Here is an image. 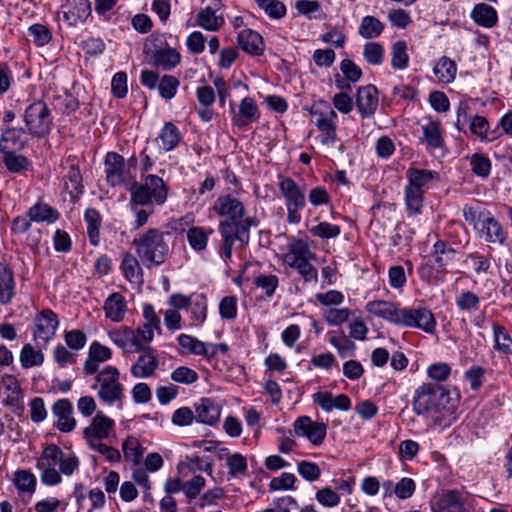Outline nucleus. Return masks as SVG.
Masks as SVG:
<instances>
[{
  "instance_id": "423d86ee",
  "label": "nucleus",
  "mask_w": 512,
  "mask_h": 512,
  "mask_svg": "<svg viewBox=\"0 0 512 512\" xmlns=\"http://www.w3.org/2000/svg\"><path fill=\"white\" fill-rule=\"evenodd\" d=\"M316 254L310 249L308 242L297 238L291 241L288 252L284 255V263L295 269L304 282H317L318 270L310 262L315 260Z\"/></svg>"
},
{
  "instance_id": "6e6552de",
  "label": "nucleus",
  "mask_w": 512,
  "mask_h": 512,
  "mask_svg": "<svg viewBox=\"0 0 512 512\" xmlns=\"http://www.w3.org/2000/svg\"><path fill=\"white\" fill-rule=\"evenodd\" d=\"M23 121L27 132L36 138L47 136L53 126L51 110L43 100H35L25 108Z\"/></svg>"
},
{
  "instance_id": "79ce46f5",
  "label": "nucleus",
  "mask_w": 512,
  "mask_h": 512,
  "mask_svg": "<svg viewBox=\"0 0 512 512\" xmlns=\"http://www.w3.org/2000/svg\"><path fill=\"white\" fill-rule=\"evenodd\" d=\"M2 163L10 173L14 174L24 173L31 166L30 160L25 155L18 154L9 148L3 152Z\"/></svg>"
},
{
  "instance_id": "473e14b6",
  "label": "nucleus",
  "mask_w": 512,
  "mask_h": 512,
  "mask_svg": "<svg viewBox=\"0 0 512 512\" xmlns=\"http://www.w3.org/2000/svg\"><path fill=\"white\" fill-rule=\"evenodd\" d=\"M16 295L14 272L7 264L0 262V304L8 305Z\"/></svg>"
},
{
  "instance_id": "4c0bfd02",
  "label": "nucleus",
  "mask_w": 512,
  "mask_h": 512,
  "mask_svg": "<svg viewBox=\"0 0 512 512\" xmlns=\"http://www.w3.org/2000/svg\"><path fill=\"white\" fill-rule=\"evenodd\" d=\"M30 219L36 223L46 222L52 224L60 218V213L48 203L37 201L28 210Z\"/></svg>"
},
{
  "instance_id": "6e6d98bb",
  "label": "nucleus",
  "mask_w": 512,
  "mask_h": 512,
  "mask_svg": "<svg viewBox=\"0 0 512 512\" xmlns=\"http://www.w3.org/2000/svg\"><path fill=\"white\" fill-rule=\"evenodd\" d=\"M384 28V24L378 18L365 16L362 18L358 33L365 39H372L380 36Z\"/></svg>"
},
{
  "instance_id": "39448f33",
  "label": "nucleus",
  "mask_w": 512,
  "mask_h": 512,
  "mask_svg": "<svg viewBox=\"0 0 512 512\" xmlns=\"http://www.w3.org/2000/svg\"><path fill=\"white\" fill-rule=\"evenodd\" d=\"M131 206L163 205L168 196V187L161 177L149 174L143 182H133L130 189Z\"/></svg>"
},
{
  "instance_id": "f03ea898",
  "label": "nucleus",
  "mask_w": 512,
  "mask_h": 512,
  "mask_svg": "<svg viewBox=\"0 0 512 512\" xmlns=\"http://www.w3.org/2000/svg\"><path fill=\"white\" fill-rule=\"evenodd\" d=\"M80 460L75 454L64 453L56 444L47 445L36 461L41 471L40 479L47 486L62 482L61 475L71 476L79 469Z\"/></svg>"
},
{
  "instance_id": "72a5a7b5",
  "label": "nucleus",
  "mask_w": 512,
  "mask_h": 512,
  "mask_svg": "<svg viewBox=\"0 0 512 512\" xmlns=\"http://www.w3.org/2000/svg\"><path fill=\"white\" fill-rule=\"evenodd\" d=\"M103 310L106 318L115 323L121 322L127 311L124 296L119 292L110 294L104 301Z\"/></svg>"
},
{
  "instance_id": "cd10ccee",
  "label": "nucleus",
  "mask_w": 512,
  "mask_h": 512,
  "mask_svg": "<svg viewBox=\"0 0 512 512\" xmlns=\"http://www.w3.org/2000/svg\"><path fill=\"white\" fill-rule=\"evenodd\" d=\"M408 184L406 187L421 191L423 193L429 188L433 181H439V173L427 169L409 168L406 172Z\"/></svg>"
},
{
  "instance_id": "e2e57ef3",
  "label": "nucleus",
  "mask_w": 512,
  "mask_h": 512,
  "mask_svg": "<svg viewBox=\"0 0 512 512\" xmlns=\"http://www.w3.org/2000/svg\"><path fill=\"white\" fill-rule=\"evenodd\" d=\"M337 119L331 120H320L316 121L315 125L318 130L321 132V143L324 145H330L337 141Z\"/></svg>"
},
{
  "instance_id": "13d9d810",
  "label": "nucleus",
  "mask_w": 512,
  "mask_h": 512,
  "mask_svg": "<svg viewBox=\"0 0 512 512\" xmlns=\"http://www.w3.org/2000/svg\"><path fill=\"white\" fill-rule=\"evenodd\" d=\"M365 61L372 66H380L385 57V48L379 42H366L362 52Z\"/></svg>"
},
{
  "instance_id": "69168bd1",
  "label": "nucleus",
  "mask_w": 512,
  "mask_h": 512,
  "mask_svg": "<svg viewBox=\"0 0 512 512\" xmlns=\"http://www.w3.org/2000/svg\"><path fill=\"white\" fill-rule=\"evenodd\" d=\"M179 86L180 81L177 77L173 75H164L161 77L157 88L163 99L171 100L176 95Z\"/></svg>"
},
{
  "instance_id": "5fc2aeb1",
  "label": "nucleus",
  "mask_w": 512,
  "mask_h": 512,
  "mask_svg": "<svg viewBox=\"0 0 512 512\" xmlns=\"http://www.w3.org/2000/svg\"><path fill=\"white\" fill-rule=\"evenodd\" d=\"M26 131L22 127H6L2 130L1 140L3 144H11L16 150H23L27 145V139L24 138Z\"/></svg>"
},
{
  "instance_id": "a19ab883",
  "label": "nucleus",
  "mask_w": 512,
  "mask_h": 512,
  "mask_svg": "<svg viewBox=\"0 0 512 512\" xmlns=\"http://www.w3.org/2000/svg\"><path fill=\"white\" fill-rule=\"evenodd\" d=\"M124 277L130 283H141L143 280V271L139 260L131 253L125 252L122 256L120 266Z\"/></svg>"
},
{
  "instance_id": "a211bd4d",
  "label": "nucleus",
  "mask_w": 512,
  "mask_h": 512,
  "mask_svg": "<svg viewBox=\"0 0 512 512\" xmlns=\"http://www.w3.org/2000/svg\"><path fill=\"white\" fill-rule=\"evenodd\" d=\"M365 310L378 318L399 326L402 308L399 304L388 300H372L366 303Z\"/></svg>"
},
{
  "instance_id": "3c124183",
  "label": "nucleus",
  "mask_w": 512,
  "mask_h": 512,
  "mask_svg": "<svg viewBox=\"0 0 512 512\" xmlns=\"http://www.w3.org/2000/svg\"><path fill=\"white\" fill-rule=\"evenodd\" d=\"M192 325L200 326L207 318V297L204 294H193L189 305Z\"/></svg>"
},
{
  "instance_id": "338daca9",
  "label": "nucleus",
  "mask_w": 512,
  "mask_h": 512,
  "mask_svg": "<svg viewBox=\"0 0 512 512\" xmlns=\"http://www.w3.org/2000/svg\"><path fill=\"white\" fill-rule=\"evenodd\" d=\"M178 344L190 354L201 356L202 354H206L205 350V342L200 341L199 339L188 335V334H180L177 338Z\"/></svg>"
},
{
  "instance_id": "ea45409f",
  "label": "nucleus",
  "mask_w": 512,
  "mask_h": 512,
  "mask_svg": "<svg viewBox=\"0 0 512 512\" xmlns=\"http://www.w3.org/2000/svg\"><path fill=\"white\" fill-rule=\"evenodd\" d=\"M38 348L30 343H26L20 350L19 361L23 369H30L32 367L42 366L45 360L44 353L42 352V344Z\"/></svg>"
},
{
  "instance_id": "1a4fd4ad",
  "label": "nucleus",
  "mask_w": 512,
  "mask_h": 512,
  "mask_svg": "<svg viewBox=\"0 0 512 512\" xmlns=\"http://www.w3.org/2000/svg\"><path fill=\"white\" fill-rule=\"evenodd\" d=\"M98 388V398L108 404L122 403L124 395V386L120 382V372L112 365L104 367L95 374Z\"/></svg>"
},
{
  "instance_id": "0eeeda50",
  "label": "nucleus",
  "mask_w": 512,
  "mask_h": 512,
  "mask_svg": "<svg viewBox=\"0 0 512 512\" xmlns=\"http://www.w3.org/2000/svg\"><path fill=\"white\" fill-rule=\"evenodd\" d=\"M277 185L287 211V223H300L301 212L306 206L305 186H300L293 178L283 175L278 176Z\"/></svg>"
},
{
  "instance_id": "09e8293b",
  "label": "nucleus",
  "mask_w": 512,
  "mask_h": 512,
  "mask_svg": "<svg viewBox=\"0 0 512 512\" xmlns=\"http://www.w3.org/2000/svg\"><path fill=\"white\" fill-rule=\"evenodd\" d=\"M456 250L444 240H437L431 252L434 262L444 271V268L453 261Z\"/></svg>"
},
{
  "instance_id": "a18cd8bd",
  "label": "nucleus",
  "mask_w": 512,
  "mask_h": 512,
  "mask_svg": "<svg viewBox=\"0 0 512 512\" xmlns=\"http://www.w3.org/2000/svg\"><path fill=\"white\" fill-rule=\"evenodd\" d=\"M328 341L337 350L340 357L347 358L354 355L356 345L343 331L329 332Z\"/></svg>"
},
{
  "instance_id": "7ed1b4c3",
  "label": "nucleus",
  "mask_w": 512,
  "mask_h": 512,
  "mask_svg": "<svg viewBox=\"0 0 512 512\" xmlns=\"http://www.w3.org/2000/svg\"><path fill=\"white\" fill-rule=\"evenodd\" d=\"M169 235V232H163L158 228H149L134 238L132 244L145 267L160 266L166 261L170 252L166 240V236Z\"/></svg>"
},
{
  "instance_id": "dca6fc26",
  "label": "nucleus",
  "mask_w": 512,
  "mask_h": 512,
  "mask_svg": "<svg viewBox=\"0 0 512 512\" xmlns=\"http://www.w3.org/2000/svg\"><path fill=\"white\" fill-rule=\"evenodd\" d=\"M378 105L379 91L375 85L368 84L357 89L356 107L363 119L372 117Z\"/></svg>"
},
{
  "instance_id": "412c9836",
  "label": "nucleus",
  "mask_w": 512,
  "mask_h": 512,
  "mask_svg": "<svg viewBox=\"0 0 512 512\" xmlns=\"http://www.w3.org/2000/svg\"><path fill=\"white\" fill-rule=\"evenodd\" d=\"M112 350L98 341H93L88 350V356L83 365V373L86 376L99 372V366L112 358Z\"/></svg>"
},
{
  "instance_id": "f704fd0d",
  "label": "nucleus",
  "mask_w": 512,
  "mask_h": 512,
  "mask_svg": "<svg viewBox=\"0 0 512 512\" xmlns=\"http://www.w3.org/2000/svg\"><path fill=\"white\" fill-rule=\"evenodd\" d=\"M237 43L239 47L246 53L253 56L263 54V39L261 35L251 29H244L238 33Z\"/></svg>"
},
{
  "instance_id": "f257e3e1",
  "label": "nucleus",
  "mask_w": 512,
  "mask_h": 512,
  "mask_svg": "<svg viewBox=\"0 0 512 512\" xmlns=\"http://www.w3.org/2000/svg\"><path fill=\"white\" fill-rule=\"evenodd\" d=\"M460 397L437 383H422L413 395L412 409L418 416H428L433 427L448 428L459 417Z\"/></svg>"
},
{
  "instance_id": "8fccbe9b",
  "label": "nucleus",
  "mask_w": 512,
  "mask_h": 512,
  "mask_svg": "<svg viewBox=\"0 0 512 512\" xmlns=\"http://www.w3.org/2000/svg\"><path fill=\"white\" fill-rule=\"evenodd\" d=\"M433 72L439 82L448 84L454 81L457 73V66L447 56H442L433 68Z\"/></svg>"
},
{
  "instance_id": "680f3d73",
  "label": "nucleus",
  "mask_w": 512,
  "mask_h": 512,
  "mask_svg": "<svg viewBox=\"0 0 512 512\" xmlns=\"http://www.w3.org/2000/svg\"><path fill=\"white\" fill-rule=\"evenodd\" d=\"M341 227L327 221H322L317 225L311 227L310 233L312 236L328 240L337 238L341 234Z\"/></svg>"
},
{
  "instance_id": "2f4dec72",
  "label": "nucleus",
  "mask_w": 512,
  "mask_h": 512,
  "mask_svg": "<svg viewBox=\"0 0 512 512\" xmlns=\"http://www.w3.org/2000/svg\"><path fill=\"white\" fill-rule=\"evenodd\" d=\"M221 408L211 398H201L195 404V419L197 422L214 425L220 418Z\"/></svg>"
},
{
  "instance_id": "20e7f679",
  "label": "nucleus",
  "mask_w": 512,
  "mask_h": 512,
  "mask_svg": "<svg viewBox=\"0 0 512 512\" xmlns=\"http://www.w3.org/2000/svg\"><path fill=\"white\" fill-rule=\"evenodd\" d=\"M212 210L220 217L218 227L250 231L251 227L258 225L255 217L247 215V210L242 201L231 194L220 195L214 202Z\"/></svg>"
},
{
  "instance_id": "864d4df0",
  "label": "nucleus",
  "mask_w": 512,
  "mask_h": 512,
  "mask_svg": "<svg viewBox=\"0 0 512 512\" xmlns=\"http://www.w3.org/2000/svg\"><path fill=\"white\" fill-rule=\"evenodd\" d=\"M13 484L19 492L32 495L36 490V476L29 470L21 469L14 472Z\"/></svg>"
},
{
  "instance_id": "4be33fe9",
  "label": "nucleus",
  "mask_w": 512,
  "mask_h": 512,
  "mask_svg": "<svg viewBox=\"0 0 512 512\" xmlns=\"http://www.w3.org/2000/svg\"><path fill=\"white\" fill-rule=\"evenodd\" d=\"M52 413L57 418L56 427L61 432H71L76 427L73 417V405L67 398L57 400L52 406Z\"/></svg>"
},
{
  "instance_id": "e433bc0d",
  "label": "nucleus",
  "mask_w": 512,
  "mask_h": 512,
  "mask_svg": "<svg viewBox=\"0 0 512 512\" xmlns=\"http://www.w3.org/2000/svg\"><path fill=\"white\" fill-rule=\"evenodd\" d=\"M224 24V16L211 8H201L195 17V25L209 32L220 30Z\"/></svg>"
},
{
  "instance_id": "bb28decb",
  "label": "nucleus",
  "mask_w": 512,
  "mask_h": 512,
  "mask_svg": "<svg viewBox=\"0 0 512 512\" xmlns=\"http://www.w3.org/2000/svg\"><path fill=\"white\" fill-rule=\"evenodd\" d=\"M145 347L144 353L138 357L130 369L131 375L135 378H148L152 376L159 365L158 359L152 354L151 347L146 344Z\"/></svg>"
},
{
  "instance_id": "6ab92c4d",
  "label": "nucleus",
  "mask_w": 512,
  "mask_h": 512,
  "mask_svg": "<svg viewBox=\"0 0 512 512\" xmlns=\"http://www.w3.org/2000/svg\"><path fill=\"white\" fill-rule=\"evenodd\" d=\"M32 222L30 216L26 213L25 215H18L11 221L10 231L13 235L27 234L25 243L31 249H36L42 238L40 229L32 230Z\"/></svg>"
},
{
  "instance_id": "2eb2a0df",
  "label": "nucleus",
  "mask_w": 512,
  "mask_h": 512,
  "mask_svg": "<svg viewBox=\"0 0 512 512\" xmlns=\"http://www.w3.org/2000/svg\"><path fill=\"white\" fill-rule=\"evenodd\" d=\"M143 322L136 329V334L144 345L152 342L155 332L162 333L161 319L152 304H144L142 308Z\"/></svg>"
},
{
  "instance_id": "c9c22d12",
  "label": "nucleus",
  "mask_w": 512,
  "mask_h": 512,
  "mask_svg": "<svg viewBox=\"0 0 512 512\" xmlns=\"http://www.w3.org/2000/svg\"><path fill=\"white\" fill-rule=\"evenodd\" d=\"M259 117L260 112L255 100L251 97H245L239 104V111L233 118V123L238 127H243L258 121Z\"/></svg>"
},
{
  "instance_id": "774afa93",
  "label": "nucleus",
  "mask_w": 512,
  "mask_h": 512,
  "mask_svg": "<svg viewBox=\"0 0 512 512\" xmlns=\"http://www.w3.org/2000/svg\"><path fill=\"white\" fill-rule=\"evenodd\" d=\"M297 472L308 482H315L319 480L322 473L321 468L317 463L307 460L297 462Z\"/></svg>"
},
{
  "instance_id": "c85d7f7f",
  "label": "nucleus",
  "mask_w": 512,
  "mask_h": 512,
  "mask_svg": "<svg viewBox=\"0 0 512 512\" xmlns=\"http://www.w3.org/2000/svg\"><path fill=\"white\" fill-rule=\"evenodd\" d=\"M63 10V19L69 26H76L82 23L92 13L91 2L89 0H73Z\"/></svg>"
},
{
  "instance_id": "603ef678",
  "label": "nucleus",
  "mask_w": 512,
  "mask_h": 512,
  "mask_svg": "<svg viewBox=\"0 0 512 512\" xmlns=\"http://www.w3.org/2000/svg\"><path fill=\"white\" fill-rule=\"evenodd\" d=\"M408 45L404 40H398L391 47V66L395 70H405L409 66Z\"/></svg>"
},
{
  "instance_id": "a878e982",
  "label": "nucleus",
  "mask_w": 512,
  "mask_h": 512,
  "mask_svg": "<svg viewBox=\"0 0 512 512\" xmlns=\"http://www.w3.org/2000/svg\"><path fill=\"white\" fill-rule=\"evenodd\" d=\"M477 230L480 236L489 243L503 244L507 238L506 231L503 229L501 223L494 218L491 212H489L486 218L481 221Z\"/></svg>"
},
{
  "instance_id": "49530a36",
  "label": "nucleus",
  "mask_w": 512,
  "mask_h": 512,
  "mask_svg": "<svg viewBox=\"0 0 512 512\" xmlns=\"http://www.w3.org/2000/svg\"><path fill=\"white\" fill-rule=\"evenodd\" d=\"M145 448L135 436H127L122 443L124 459L133 466H138L143 458Z\"/></svg>"
},
{
  "instance_id": "bf43d9fd",
  "label": "nucleus",
  "mask_w": 512,
  "mask_h": 512,
  "mask_svg": "<svg viewBox=\"0 0 512 512\" xmlns=\"http://www.w3.org/2000/svg\"><path fill=\"white\" fill-rule=\"evenodd\" d=\"M494 348L506 355L512 354V338L506 328L499 325H493Z\"/></svg>"
},
{
  "instance_id": "c756f323",
  "label": "nucleus",
  "mask_w": 512,
  "mask_h": 512,
  "mask_svg": "<svg viewBox=\"0 0 512 512\" xmlns=\"http://www.w3.org/2000/svg\"><path fill=\"white\" fill-rule=\"evenodd\" d=\"M433 512H466L464 500L456 490L442 493L432 504Z\"/></svg>"
},
{
  "instance_id": "f3484780",
  "label": "nucleus",
  "mask_w": 512,
  "mask_h": 512,
  "mask_svg": "<svg viewBox=\"0 0 512 512\" xmlns=\"http://www.w3.org/2000/svg\"><path fill=\"white\" fill-rule=\"evenodd\" d=\"M108 337L117 347L125 352H141L146 349L136 332L128 326H121L110 330Z\"/></svg>"
},
{
  "instance_id": "37998d69",
  "label": "nucleus",
  "mask_w": 512,
  "mask_h": 512,
  "mask_svg": "<svg viewBox=\"0 0 512 512\" xmlns=\"http://www.w3.org/2000/svg\"><path fill=\"white\" fill-rule=\"evenodd\" d=\"M84 220L87 224V236L92 246L96 247L100 244V227L102 217L95 208H87L84 212Z\"/></svg>"
},
{
  "instance_id": "393cba45",
  "label": "nucleus",
  "mask_w": 512,
  "mask_h": 512,
  "mask_svg": "<svg viewBox=\"0 0 512 512\" xmlns=\"http://www.w3.org/2000/svg\"><path fill=\"white\" fill-rule=\"evenodd\" d=\"M314 404L318 405L325 412H330L334 408L341 411H348L352 402L346 394L333 396L329 391H319L312 396Z\"/></svg>"
},
{
  "instance_id": "052dcab7",
  "label": "nucleus",
  "mask_w": 512,
  "mask_h": 512,
  "mask_svg": "<svg viewBox=\"0 0 512 512\" xmlns=\"http://www.w3.org/2000/svg\"><path fill=\"white\" fill-rule=\"evenodd\" d=\"M471 171L478 177L487 178L491 172V161L488 156L474 153L469 157Z\"/></svg>"
},
{
  "instance_id": "4468645a",
  "label": "nucleus",
  "mask_w": 512,
  "mask_h": 512,
  "mask_svg": "<svg viewBox=\"0 0 512 512\" xmlns=\"http://www.w3.org/2000/svg\"><path fill=\"white\" fill-rule=\"evenodd\" d=\"M294 433L298 437L306 438L312 445L320 446L327 435V424L312 420L309 416H300L293 423Z\"/></svg>"
},
{
  "instance_id": "f8f14e48",
  "label": "nucleus",
  "mask_w": 512,
  "mask_h": 512,
  "mask_svg": "<svg viewBox=\"0 0 512 512\" xmlns=\"http://www.w3.org/2000/svg\"><path fill=\"white\" fill-rule=\"evenodd\" d=\"M114 431L115 421L102 411H98L90 424L84 428L83 438L88 447H91L108 439Z\"/></svg>"
},
{
  "instance_id": "b1692460",
  "label": "nucleus",
  "mask_w": 512,
  "mask_h": 512,
  "mask_svg": "<svg viewBox=\"0 0 512 512\" xmlns=\"http://www.w3.org/2000/svg\"><path fill=\"white\" fill-rule=\"evenodd\" d=\"M422 132L420 142L426 145L427 151L444 147L445 140L440 120L427 118L426 123L422 125Z\"/></svg>"
},
{
  "instance_id": "5701e85b",
  "label": "nucleus",
  "mask_w": 512,
  "mask_h": 512,
  "mask_svg": "<svg viewBox=\"0 0 512 512\" xmlns=\"http://www.w3.org/2000/svg\"><path fill=\"white\" fill-rule=\"evenodd\" d=\"M107 182L115 187L125 182V159L116 152H108L104 161Z\"/></svg>"
},
{
  "instance_id": "ddd939ff",
  "label": "nucleus",
  "mask_w": 512,
  "mask_h": 512,
  "mask_svg": "<svg viewBox=\"0 0 512 512\" xmlns=\"http://www.w3.org/2000/svg\"><path fill=\"white\" fill-rule=\"evenodd\" d=\"M33 340L45 348L53 339L59 326V319L51 309H44L35 316Z\"/></svg>"
},
{
  "instance_id": "9d476101",
  "label": "nucleus",
  "mask_w": 512,
  "mask_h": 512,
  "mask_svg": "<svg viewBox=\"0 0 512 512\" xmlns=\"http://www.w3.org/2000/svg\"><path fill=\"white\" fill-rule=\"evenodd\" d=\"M399 326L419 329L430 335L437 332L436 318L426 306L402 308Z\"/></svg>"
},
{
  "instance_id": "4d7b16f0",
  "label": "nucleus",
  "mask_w": 512,
  "mask_h": 512,
  "mask_svg": "<svg viewBox=\"0 0 512 512\" xmlns=\"http://www.w3.org/2000/svg\"><path fill=\"white\" fill-rule=\"evenodd\" d=\"M405 206L409 217L421 214L424 202V194L421 191L405 187Z\"/></svg>"
},
{
  "instance_id": "9b49d317",
  "label": "nucleus",
  "mask_w": 512,
  "mask_h": 512,
  "mask_svg": "<svg viewBox=\"0 0 512 512\" xmlns=\"http://www.w3.org/2000/svg\"><path fill=\"white\" fill-rule=\"evenodd\" d=\"M148 41L152 44L151 59L154 66L170 71L181 62V54L166 43L164 34H151Z\"/></svg>"
},
{
  "instance_id": "58836bf2",
  "label": "nucleus",
  "mask_w": 512,
  "mask_h": 512,
  "mask_svg": "<svg viewBox=\"0 0 512 512\" xmlns=\"http://www.w3.org/2000/svg\"><path fill=\"white\" fill-rule=\"evenodd\" d=\"M470 16L478 26L484 28H492L498 23L497 11L486 3L476 4Z\"/></svg>"
},
{
  "instance_id": "7c9ffc66",
  "label": "nucleus",
  "mask_w": 512,
  "mask_h": 512,
  "mask_svg": "<svg viewBox=\"0 0 512 512\" xmlns=\"http://www.w3.org/2000/svg\"><path fill=\"white\" fill-rule=\"evenodd\" d=\"M63 167L68 170L64 176V187L69 193L71 200L77 201L84 188L81 171L74 161L67 160L66 165Z\"/></svg>"
},
{
  "instance_id": "de8ad7c7",
  "label": "nucleus",
  "mask_w": 512,
  "mask_h": 512,
  "mask_svg": "<svg viewBox=\"0 0 512 512\" xmlns=\"http://www.w3.org/2000/svg\"><path fill=\"white\" fill-rule=\"evenodd\" d=\"M181 133L172 122H166L156 140L161 142V147L168 152L175 149L181 141Z\"/></svg>"
},
{
  "instance_id": "0e129e2a",
  "label": "nucleus",
  "mask_w": 512,
  "mask_h": 512,
  "mask_svg": "<svg viewBox=\"0 0 512 512\" xmlns=\"http://www.w3.org/2000/svg\"><path fill=\"white\" fill-rule=\"evenodd\" d=\"M253 284L260 288L267 298H271L279 286V279L274 274H260L254 278Z\"/></svg>"
},
{
  "instance_id": "c03bdc74",
  "label": "nucleus",
  "mask_w": 512,
  "mask_h": 512,
  "mask_svg": "<svg viewBox=\"0 0 512 512\" xmlns=\"http://www.w3.org/2000/svg\"><path fill=\"white\" fill-rule=\"evenodd\" d=\"M213 232L214 230L212 228L206 230L204 227L200 226L190 227L186 232L189 246L198 253L205 251L208 245L209 235Z\"/></svg>"
},
{
  "instance_id": "aec40b11",
  "label": "nucleus",
  "mask_w": 512,
  "mask_h": 512,
  "mask_svg": "<svg viewBox=\"0 0 512 512\" xmlns=\"http://www.w3.org/2000/svg\"><path fill=\"white\" fill-rule=\"evenodd\" d=\"M220 236H221V244L218 249V253L225 264L232 260V251L233 246L236 241H241L245 244L249 242L250 231H241L234 229H227L218 227Z\"/></svg>"
}]
</instances>
